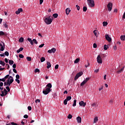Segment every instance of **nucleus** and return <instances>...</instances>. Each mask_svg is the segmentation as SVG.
I'll return each instance as SVG.
<instances>
[{
  "mask_svg": "<svg viewBox=\"0 0 125 125\" xmlns=\"http://www.w3.org/2000/svg\"><path fill=\"white\" fill-rule=\"evenodd\" d=\"M53 20V19L50 18V16L45 18L44 19V22L47 24V25H50L51 23H52V21Z\"/></svg>",
  "mask_w": 125,
  "mask_h": 125,
  "instance_id": "1",
  "label": "nucleus"
},
{
  "mask_svg": "<svg viewBox=\"0 0 125 125\" xmlns=\"http://www.w3.org/2000/svg\"><path fill=\"white\" fill-rule=\"evenodd\" d=\"M27 41L30 42V44L31 45H34V43H35V44H38V42H37V40L36 39H33L32 40L31 38H27Z\"/></svg>",
  "mask_w": 125,
  "mask_h": 125,
  "instance_id": "2",
  "label": "nucleus"
},
{
  "mask_svg": "<svg viewBox=\"0 0 125 125\" xmlns=\"http://www.w3.org/2000/svg\"><path fill=\"white\" fill-rule=\"evenodd\" d=\"M87 3L90 7H94V1L93 0H87Z\"/></svg>",
  "mask_w": 125,
  "mask_h": 125,
  "instance_id": "3",
  "label": "nucleus"
},
{
  "mask_svg": "<svg viewBox=\"0 0 125 125\" xmlns=\"http://www.w3.org/2000/svg\"><path fill=\"white\" fill-rule=\"evenodd\" d=\"M51 90H52V89L46 88L45 90H43L42 91V93L45 95H47V94H48V93H49Z\"/></svg>",
  "mask_w": 125,
  "mask_h": 125,
  "instance_id": "4",
  "label": "nucleus"
},
{
  "mask_svg": "<svg viewBox=\"0 0 125 125\" xmlns=\"http://www.w3.org/2000/svg\"><path fill=\"white\" fill-rule=\"evenodd\" d=\"M83 72H80L79 73H77L75 77L74 81H77V80H78L80 77L83 76Z\"/></svg>",
  "mask_w": 125,
  "mask_h": 125,
  "instance_id": "5",
  "label": "nucleus"
},
{
  "mask_svg": "<svg viewBox=\"0 0 125 125\" xmlns=\"http://www.w3.org/2000/svg\"><path fill=\"white\" fill-rule=\"evenodd\" d=\"M97 61L99 64H102V63H103V61H102V59L101 58L100 55L98 56L97 58Z\"/></svg>",
  "mask_w": 125,
  "mask_h": 125,
  "instance_id": "6",
  "label": "nucleus"
},
{
  "mask_svg": "<svg viewBox=\"0 0 125 125\" xmlns=\"http://www.w3.org/2000/svg\"><path fill=\"white\" fill-rule=\"evenodd\" d=\"M108 11L112 10V7H113V3L109 2L107 5Z\"/></svg>",
  "mask_w": 125,
  "mask_h": 125,
  "instance_id": "7",
  "label": "nucleus"
},
{
  "mask_svg": "<svg viewBox=\"0 0 125 125\" xmlns=\"http://www.w3.org/2000/svg\"><path fill=\"white\" fill-rule=\"evenodd\" d=\"M105 37L106 41H108L109 42H112V39L110 37V36H109L108 34H106L105 35Z\"/></svg>",
  "mask_w": 125,
  "mask_h": 125,
  "instance_id": "8",
  "label": "nucleus"
},
{
  "mask_svg": "<svg viewBox=\"0 0 125 125\" xmlns=\"http://www.w3.org/2000/svg\"><path fill=\"white\" fill-rule=\"evenodd\" d=\"M79 105L81 106H82L83 107H85V105H86V103H84L83 101H82L79 103Z\"/></svg>",
  "mask_w": 125,
  "mask_h": 125,
  "instance_id": "9",
  "label": "nucleus"
},
{
  "mask_svg": "<svg viewBox=\"0 0 125 125\" xmlns=\"http://www.w3.org/2000/svg\"><path fill=\"white\" fill-rule=\"evenodd\" d=\"M23 12V9L22 8H19L17 11H16V14H20V13Z\"/></svg>",
  "mask_w": 125,
  "mask_h": 125,
  "instance_id": "10",
  "label": "nucleus"
},
{
  "mask_svg": "<svg viewBox=\"0 0 125 125\" xmlns=\"http://www.w3.org/2000/svg\"><path fill=\"white\" fill-rule=\"evenodd\" d=\"M0 36H4V37H7V33L3 31H0Z\"/></svg>",
  "mask_w": 125,
  "mask_h": 125,
  "instance_id": "11",
  "label": "nucleus"
},
{
  "mask_svg": "<svg viewBox=\"0 0 125 125\" xmlns=\"http://www.w3.org/2000/svg\"><path fill=\"white\" fill-rule=\"evenodd\" d=\"M76 120L78 124H81V123H82V118H81V117L80 116L77 117Z\"/></svg>",
  "mask_w": 125,
  "mask_h": 125,
  "instance_id": "12",
  "label": "nucleus"
},
{
  "mask_svg": "<svg viewBox=\"0 0 125 125\" xmlns=\"http://www.w3.org/2000/svg\"><path fill=\"white\" fill-rule=\"evenodd\" d=\"M70 12H71V10H70V8H67L65 9V13L66 15H69Z\"/></svg>",
  "mask_w": 125,
  "mask_h": 125,
  "instance_id": "13",
  "label": "nucleus"
},
{
  "mask_svg": "<svg viewBox=\"0 0 125 125\" xmlns=\"http://www.w3.org/2000/svg\"><path fill=\"white\" fill-rule=\"evenodd\" d=\"M47 88H49L51 89V87H52V84L51 83H49L46 85Z\"/></svg>",
  "mask_w": 125,
  "mask_h": 125,
  "instance_id": "14",
  "label": "nucleus"
},
{
  "mask_svg": "<svg viewBox=\"0 0 125 125\" xmlns=\"http://www.w3.org/2000/svg\"><path fill=\"white\" fill-rule=\"evenodd\" d=\"M124 69H125V66H124L123 67H122V68H121V69H120V70H118V71H117V73H118V74H121V73H123V71H124Z\"/></svg>",
  "mask_w": 125,
  "mask_h": 125,
  "instance_id": "15",
  "label": "nucleus"
},
{
  "mask_svg": "<svg viewBox=\"0 0 125 125\" xmlns=\"http://www.w3.org/2000/svg\"><path fill=\"white\" fill-rule=\"evenodd\" d=\"M47 69H49V68H50V67H51V64H50V62H47Z\"/></svg>",
  "mask_w": 125,
  "mask_h": 125,
  "instance_id": "16",
  "label": "nucleus"
},
{
  "mask_svg": "<svg viewBox=\"0 0 125 125\" xmlns=\"http://www.w3.org/2000/svg\"><path fill=\"white\" fill-rule=\"evenodd\" d=\"M98 122V117H96L94 119V124H95Z\"/></svg>",
  "mask_w": 125,
  "mask_h": 125,
  "instance_id": "17",
  "label": "nucleus"
},
{
  "mask_svg": "<svg viewBox=\"0 0 125 125\" xmlns=\"http://www.w3.org/2000/svg\"><path fill=\"white\" fill-rule=\"evenodd\" d=\"M121 41H125V35H122L120 37Z\"/></svg>",
  "mask_w": 125,
  "mask_h": 125,
  "instance_id": "18",
  "label": "nucleus"
},
{
  "mask_svg": "<svg viewBox=\"0 0 125 125\" xmlns=\"http://www.w3.org/2000/svg\"><path fill=\"white\" fill-rule=\"evenodd\" d=\"M19 42H24V38L23 37H21L19 40Z\"/></svg>",
  "mask_w": 125,
  "mask_h": 125,
  "instance_id": "19",
  "label": "nucleus"
},
{
  "mask_svg": "<svg viewBox=\"0 0 125 125\" xmlns=\"http://www.w3.org/2000/svg\"><path fill=\"white\" fill-rule=\"evenodd\" d=\"M79 62H80V59H79V58L76 59L74 61V63L75 64H77V63H79Z\"/></svg>",
  "mask_w": 125,
  "mask_h": 125,
  "instance_id": "20",
  "label": "nucleus"
},
{
  "mask_svg": "<svg viewBox=\"0 0 125 125\" xmlns=\"http://www.w3.org/2000/svg\"><path fill=\"white\" fill-rule=\"evenodd\" d=\"M75 106H77V100H74V103L73 104V106L75 107Z\"/></svg>",
  "mask_w": 125,
  "mask_h": 125,
  "instance_id": "21",
  "label": "nucleus"
},
{
  "mask_svg": "<svg viewBox=\"0 0 125 125\" xmlns=\"http://www.w3.org/2000/svg\"><path fill=\"white\" fill-rule=\"evenodd\" d=\"M0 65H2V66H5V62L2 61H0Z\"/></svg>",
  "mask_w": 125,
  "mask_h": 125,
  "instance_id": "22",
  "label": "nucleus"
},
{
  "mask_svg": "<svg viewBox=\"0 0 125 125\" xmlns=\"http://www.w3.org/2000/svg\"><path fill=\"white\" fill-rule=\"evenodd\" d=\"M108 48H109V46L107 45H104V50H107V49H108Z\"/></svg>",
  "mask_w": 125,
  "mask_h": 125,
  "instance_id": "23",
  "label": "nucleus"
},
{
  "mask_svg": "<svg viewBox=\"0 0 125 125\" xmlns=\"http://www.w3.org/2000/svg\"><path fill=\"white\" fill-rule=\"evenodd\" d=\"M12 83H10V82H9V79H8L7 80V84H6V85H8V86H10V84H11Z\"/></svg>",
  "mask_w": 125,
  "mask_h": 125,
  "instance_id": "24",
  "label": "nucleus"
},
{
  "mask_svg": "<svg viewBox=\"0 0 125 125\" xmlns=\"http://www.w3.org/2000/svg\"><path fill=\"white\" fill-rule=\"evenodd\" d=\"M51 51L52 52V53H55V51H56V49H55V48H52L51 49Z\"/></svg>",
  "mask_w": 125,
  "mask_h": 125,
  "instance_id": "25",
  "label": "nucleus"
},
{
  "mask_svg": "<svg viewBox=\"0 0 125 125\" xmlns=\"http://www.w3.org/2000/svg\"><path fill=\"white\" fill-rule=\"evenodd\" d=\"M71 99H72V97L71 96H67L66 97V100L67 101H70V100H71Z\"/></svg>",
  "mask_w": 125,
  "mask_h": 125,
  "instance_id": "26",
  "label": "nucleus"
},
{
  "mask_svg": "<svg viewBox=\"0 0 125 125\" xmlns=\"http://www.w3.org/2000/svg\"><path fill=\"white\" fill-rule=\"evenodd\" d=\"M85 83H86V82H85V81H84V80L81 83V86H83V85H84V84H85Z\"/></svg>",
  "mask_w": 125,
  "mask_h": 125,
  "instance_id": "27",
  "label": "nucleus"
},
{
  "mask_svg": "<svg viewBox=\"0 0 125 125\" xmlns=\"http://www.w3.org/2000/svg\"><path fill=\"white\" fill-rule=\"evenodd\" d=\"M45 60V58L42 57L41 59V62H44Z\"/></svg>",
  "mask_w": 125,
  "mask_h": 125,
  "instance_id": "28",
  "label": "nucleus"
},
{
  "mask_svg": "<svg viewBox=\"0 0 125 125\" xmlns=\"http://www.w3.org/2000/svg\"><path fill=\"white\" fill-rule=\"evenodd\" d=\"M14 63V62L13 60L9 61V64H10V65H12Z\"/></svg>",
  "mask_w": 125,
  "mask_h": 125,
  "instance_id": "29",
  "label": "nucleus"
},
{
  "mask_svg": "<svg viewBox=\"0 0 125 125\" xmlns=\"http://www.w3.org/2000/svg\"><path fill=\"white\" fill-rule=\"evenodd\" d=\"M4 55H5V56H9V53L8 52V51H5L4 53Z\"/></svg>",
  "mask_w": 125,
  "mask_h": 125,
  "instance_id": "30",
  "label": "nucleus"
},
{
  "mask_svg": "<svg viewBox=\"0 0 125 125\" xmlns=\"http://www.w3.org/2000/svg\"><path fill=\"white\" fill-rule=\"evenodd\" d=\"M53 16L55 18H57L58 17V14L57 13H55V14H54L53 15Z\"/></svg>",
  "mask_w": 125,
  "mask_h": 125,
  "instance_id": "31",
  "label": "nucleus"
},
{
  "mask_svg": "<svg viewBox=\"0 0 125 125\" xmlns=\"http://www.w3.org/2000/svg\"><path fill=\"white\" fill-rule=\"evenodd\" d=\"M103 26H107V25H108V22H107L106 21H104L103 22Z\"/></svg>",
  "mask_w": 125,
  "mask_h": 125,
  "instance_id": "32",
  "label": "nucleus"
},
{
  "mask_svg": "<svg viewBox=\"0 0 125 125\" xmlns=\"http://www.w3.org/2000/svg\"><path fill=\"white\" fill-rule=\"evenodd\" d=\"M86 10H87V7H86V6H84L83 7V11L84 12H86Z\"/></svg>",
  "mask_w": 125,
  "mask_h": 125,
  "instance_id": "33",
  "label": "nucleus"
},
{
  "mask_svg": "<svg viewBox=\"0 0 125 125\" xmlns=\"http://www.w3.org/2000/svg\"><path fill=\"white\" fill-rule=\"evenodd\" d=\"M1 94H0V96H1L2 97H3V96H5V95H6L5 94H4V92H3V91H1Z\"/></svg>",
  "mask_w": 125,
  "mask_h": 125,
  "instance_id": "34",
  "label": "nucleus"
},
{
  "mask_svg": "<svg viewBox=\"0 0 125 125\" xmlns=\"http://www.w3.org/2000/svg\"><path fill=\"white\" fill-rule=\"evenodd\" d=\"M26 59H27V61H32V58H31L30 57H27Z\"/></svg>",
  "mask_w": 125,
  "mask_h": 125,
  "instance_id": "35",
  "label": "nucleus"
},
{
  "mask_svg": "<svg viewBox=\"0 0 125 125\" xmlns=\"http://www.w3.org/2000/svg\"><path fill=\"white\" fill-rule=\"evenodd\" d=\"M14 82V80L13 78L11 79L10 80H9V82H10V83H12Z\"/></svg>",
  "mask_w": 125,
  "mask_h": 125,
  "instance_id": "36",
  "label": "nucleus"
},
{
  "mask_svg": "<svg viewBox=\"0 0 125 125\" xmlns=\"http://www.w3.org/2000/svg\"><path fill=\"white\" fill-rule=\"evenodd\" d=\"M67 102H68V101L65 99L63 101V104H64V105H67Z\"/></svg>",
  "mask_w": 125,
  "mask_h": 125,
  "instance_id": "37",
  "label": "nucleus"
},
{
  "mask_svg": "<svg viewBox=\"0 0 125 125\" xmlns=\"http://www.w3.org/2000/svg\"><path fill=\"white\" fill-rule=\"evenodd\" d=\"M35 73H40V69H39L38 68H36L35 70Z\"/></svg>",
  "mask_w": 125,
  "mask_h": 125,
  "instance_id": "38",
  "label": "nucleus"
},
{
  "mask_svg": "<svg viewBox=\"0 0 125 125\" xmlns=\"http://www.w3.org/2000/svg\"><path fill=\"white\" fill-rule=\"evenodd\" d=\"M0 51H3V50H4V47H3V46H2L0 47Z\"/></svg>",
  "mask_w": 125,
  "mask_h": 125,
  "instance_id": "39",
  "label": "nucleus"
},
{
  "mask_svg": "<svg viewBox=\"0 0 125 125\" xmlns=\"http://www.w3.org/2000/svg\"><path fill=\"white\" fill-rule=\"evenodd\" d=\"M6 89H7L8 92L10 91V88H9V86H6Z\"/></svg>",
  "mask_w": 125,
  "mask_h": 125,
  "instance_id": "40",
  "label": "nucleus"
},
{
  "mask_svg": "<svg viewBox=\"0 0 125 125\" xmlns=\"http://www.w3.org/2000/svg\"><path fill=\"white\" fill-rule=\"evenodd\" d=\"M16 78L17 79L19 80L20 79V76L19 74L16 75Z\"/></svg>",
  "mask_w": 125,
  "mask_h": 125,
  "instance_id": "41",
  "label": "nucleus"
},
{
  "mask_svg": "<svg viewBox=\"0 0 125 125\" xmlns=\"http://www.w3.org/2000/svg\"><path fill=\"white\" fill-rule=\"evenodd\" d=\"M5 79L4 78H2V79H0V82H5Z\"/></svg>",
  "mask_w": 125,
  "mask_h": 125,
  "instance_id": "42",
  "label": "nucleus"
},
{
  "mask_svg": "<svg viewBox=\"0 0 125 125\" xmlns=\"http://www.w3.org/2000/svg\"><path fill=\"white\" fill-rule=\"evenodd\" d=\"M72 117H73V116H72V115L69 114L67 118H68V119H72Z\"/></svg>",
  "mask_w": 125,
  "mask_h": 125,
  "instance_id": "43",
  "label": "nucleus"
},
{
  "mask_svg": "<svg viewBox=\"0 0 125 125\" xmlns=\"http://www.w3.org/2000/svg\"><path fill=\"white\" fill-rule=\"evenodd\" d=\"M20 58H24V55H22V54H20L19 55Z\"/></svg>",
  "mask_w": 125,
  "mask_h": 125,
  "instance_id": "44",
  "label": "nucleus"
},
{
  "mask_svg": "<svg viewBox=\"0 0 125 125\" xmlns=\"http://www.w3.org/2000/svg\"><path fill=\"white\" fill-rule=\"evenodd\" d=\"M3 92H4L5 95H6L7 94V90H6V89H4Z\"/></svg>",
  "mask_w": 125,
  "mask_h": 125,
  "instance_id": "45",
  "label": "nucleus"
},
{
  "mask_svg": "<svg viewBox=\"0 0 125 125\" xmlns=\"http://www.w3.org/2000/svg\"><path fill=\"white\" fill-rule=\"evenodd\" d=\"M9 77V75H7L6 76H5L4 77V78L5 79V80L6 81V79H8V78Z\"/></svg>",
  "mask_w": 125,
  "mask_h": 125,
  "instance_id": "46",
  "label": "nucleus"
},
{
  "mask_svg": "<svg viewBox=\"0 0 125 125\" xmlns=\"http://www.w3.org/2000/svg\"><path fill=\"white\" fill-rule=\"evenodd\" d=\"M88 81H89V78H86L85 80H84V81H85L86 83H87Z\"/></svg>",
  "mask_w": 125,
  "mask_h": 125,
  "instance_id": "47",
  "label": "nucleus"
},
{
  "mask_svg": "<svg viewBox=\"0 0 125 125\" xmlns=\"http://www.w3.org/2000/svg\"><path fill=\"white\" fill-rule=\"evenodd\" d=\"M76 7L77 8V10H80L81 7H80V6H78V5H76Z\"/></svg>",
  "mask_w": 125,
  "mask_h": 125,
  "instance_id": "48",
  "label": "nucleus"
},
{
  "mask_svg": "<svg viewBox=\"0 0 125 125\" xmlns=\"http://www.w3.org/2000/svg\"><path fill=\"white\" fill-rule=\"evenodd\" d=\"M15 81L17 83H20V80L17 79H15Z\"/></svg>",
  "mask_w": 125,
  "mask_h": 125,
  "instance_id": "49",
  "label": "nucleus"
},
{
  "mask_svg": "<svg viewBox=\"0 0 125 125\" xmlns=\"http://www.w3.org/2000/svg\"><path fill=\"white\" fill-rule=\"evenodd\" d=\"M23 118H24V119H28V115H27V114L24 115L23 116Z\"/></svg>",
  "mask_w": 125,
  "mask_h": 125,
  "instance_id": "50",
  "label": "nucleus"
},
{
  "mask_svg": "<svg viewBox=\"0 0 125 125\" xmlns=\"http://www.w3.org/2000/svg\"><path fill=\"white\" fill-rule=\"evenodd\" d=\"M13 71L14 73H15V74H17V70H16V69L13 68Z\"/></svg>",
  "mask_w": 125,
  "mask_h": 125,
  "instance_id": "51",
  "label": "nucleus"
},
{
  "mask_svg": "<svg viewBox=\"0 0 125 125\" xmlns=\"http://www.w3.org/2000/svg\"><path fill=\"white\" fill-rule=\"evenodd\" d=\"M35 102L36 103H38H38H40V102H41V100L39 99H37L36 100H35Z\"/></svg>",
  "mask_w": 125,
  "mask_h": 125,
  "instance_id": "52",
  "label": "nucleus"
},
{
  "mask_svg": "<svg viewBox=\"0 0 125 125\" xmlns=\"http://www.w3.org/2000/svg\"><path fill=\"white\" fill-rule=\"evenodd\" d=\"M27 109L29 111H31V110H32V107L31 106H28Z\"/></svg>",
  "mask_w": 125,
  "mask_h": 125,
  "instance_id": "53",
  "label": "nucleus"
},
{
  "mask_svg": "<svg viewBox=\"0 0 125 125\" xmlns=\"http://www.w3.org/2000/svg\"><path fill=\"white\" fill-rule=\"evenodd\" d=\"M93 47L94 48H96L97 47V45L96 44V43H94L93 44Z\"/></svg>",
  "mask_w": 125,
  "mask_h": 125,
  "instance_id": "54",
  "label": "nucleus"
},
{
  "mask_svg": "<svg viewBox=\"0 0 125 125\" xmlns=\"http://www.w3.org/2000/svg\"><path fill=\"white\" fill-rule=\"evenodd\" d=\"M3 26H4V27H5V28H8V25H7L6 23L3 24Z\"/></svg>",
  "mask_w": 125,
  "mask_h": 125,
  "instance_id": "55",
  "label": "nucleus"
},
{
  "mask_svg": "<svg viewBox=\"0 0 125 125\" xmlns=\"http://www.w3.org/2000/svg\"><path fill=\"white\" fill-rule=\"evenodd\" d=\"M59 67V65L56 64V66H55V69L57 70V69H58Z\"/></svg>",
  "mask_w": 125,
  "mask_h": 125,
  "instance_id": "56",
  "label": "nucleus"
},
{
  "mask_svg": "<svg viewBox=\"0 0 125 125\" xmlns=\"http://www.w3.org/2000/svg\"><path fill=\"white\" fill-rule=\"evenodd\" d=\"M104 86H102L101 87H100V88L99 89V91H101V90H102V89H103V88H104Z\"/></svg>",
  "mask_w": 125,
  "mask_h": 125,
  "instance_id": "57",
  "label": "nucleus"
},
{
  "mask_svg": "<svg viewBox=\"0 0 125 125\" xmlns=\"http://www.w3.org/2000/svg\"><path fill=\"white\" fill-rule=\"evenodd\" d=\"M96 32H97L96 30H94V31H93V33H94L95 36H96V37L97 36V33H96Z\"/></svg>",
  "mask_w": 125,
  "mask_h": 125,
  "instance_id": "58",
  "label": "nucleus"
},
{
  "mask_svg": "<svg viewBox=\"0 0 125 125\" xmlns=\"http://www.w3.org/2000/svg\"><path fill=\"white\" fill-rule=\"evenodd\" d=\"M44 45V44H42L40 45H39V47L42 48V47H43V46Z\"/></svg>",
  "mask_w": 125,
  "mask_h": 125,
  "instance_id": "59",
  "label": "nucleus"
},
{
  "mask_svg": "<svg viewBox=\"0 0 125 125\" xmlns=\"http://www.w3.org/2000/svg\"><path fill=\"white\" fill-rule=\"evenodd\" d=\"M99 72V69H96L94 70L95 73H98Z\"/></svg>",
  "mask_w": 125,
  "mask_h": 125,
  "instance_id": "60",
  "label": "nucleus"
},
{
  "mask_svg": "<svg viewBox=\"0 0 125 125\" xmlns=\"http://www.w3.org/2000/svg\"><path fill=\"white\" fill-rule=\"evenodd\" d=\"M113 48L114 49V50H117V45H115L113 46Z\"/></svg>",
  "mask_w": 125,
  "mask_h": 125,
  "instance_id": "61",
  "label": "nucleus"
},
{
  "mask_svg": "<svg viewBox=\"0 0 125 125\" xmlns=\"http://www.w3.org/2000/svg\"><path fill=\"white\" fill-rule=\"evenodd\" d=\"M0 86H3V83L2 82L0 83Z\"/></svg>",
  "mask_w": 125,
  "mask_h": 125,
  "instance_id": "62",
  "label": "nucleus"
},
{
  "mask_svg": "<svg viewBox=\"0 0 125 125\" xmlns=\"http://www.w3.org/2000/svg\"><path fill=\"white\" fill-rule=\"evenodd\" d=\"M13 68H14V69H15V68H16V64H14L13 65Z\"/></svg>",
  "mask_w": 125,
  "mask_h": 125,
  "instance_id": "63",
  "label": "nucleus"
},
{
  "mask_svg": "<svg viewBox=\"0 0 125 125\" xmlns=\"http://www.w3.org/2000/svg\"><path fill=\"white\" fill-rule=\"evenodd\" d=\"M123 19H125V13H124V15H123Z\"/></svg>",
  "mask_w": 125,
  "mask_h": 125,
  "instance_id": "64",
  "label": "nucleus"
}]
</instances>
